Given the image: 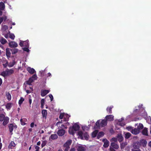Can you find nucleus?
<instances>
[{
	"label": "nucleus",
	"instance_id": "39448f33",
	"mask_svg": "<svg viewBox=\"0 0 151 151\" xmlns=\"http://www.w3.org/2000/svg\"><path fill=\"white\" fill-rule=\"evenodd\" d=\"M114 116L113 115H107L105 117V118L107 121H111L114 120Z\"/></svg>",
	"mask_w": 151,
	"mask_h": 151
},
{
	"label": "nucleus",
	"instance_id": "e2e57ef3",
	"mask_svg": "<svg viewBox=\"0 0 151 151\" xmlns=\"http://www.w3.org/2000/svg\"><path fill=\"white\" fill-rule=\"evenodd\" d=\"M29 103L30 105L32 102V100L31 99H29Z\"/></svg>",
	"mask_w": 151,
	"mask_h": 151
},
{
	"label": "nucleus",
	"instance_id": "4be33fe9",
	"mask_svg": "<svg viewBox=\"0 0 151 151\" xmlns=\"http://www.w3.org/2000/svg\"><path fill=\"white\" fill-rule=\"evenodd\" d=\"M8 75H11L14 73V71L12 69H7L6 70Z\"/></svg>",
	"mask_w": 151,
	"mask_h": 151
},
{
	"label": "nucleus",
	"instance_id": "a18cd8bd",
	"mask_svg": "<svg viewBox=\"0 0 151 151\" xmlns=\"http://www.w3.org/2000/svg\"><path fill=\"white\" fill-rule=\"evenodd\" d=\"M31 78H32V79L34 80H35L37 78V76L36 74L33 75Z\"/></svg>",
	"mask_w": 151,
	"mask_h": 151
},
{
	"label": "nucleus",
	"instance_id": "c03bdc74",
	"mask_svg": "<svg viewBox=\"0 0 151 151\" xmlns=\"http://www.w3.org/2000/svg\"><path fill=\"white\" fill-rule=\"evenodd\" d=\"M28 47H23L22 48V49L24 51L28 52L29 51V50L28 48Z\"/></svg>",
	"mask_w": 151,
	"mask_h": 151
},
{
	"label": "nucleus",
	"instance_id": "58836bf2",
	"mask_svg": "<svg viewBox=\"0 0 151 151\" xmlns=\"http://www.w3.org/2000/svg\"><path fill=\"white\" fill-rule=\"evenodd\" d=\"M9 37L12 40H14L15 38V36L13 34L10 33L9 34Z\"/></svg>",
	"mask_w": 151,
	"mask_h": 151
},
{
	"label": "nucleus",
	"instance_id": "49530a36",
	"mask_svg": "<svg viewBox=\"0 0 151 151\" xmlns=\"http://www.w3.org/2000/svg\"><path fill=\"white\" fill-rule=\"evenodd\" d=\"M96 125L97 127H100L101 126L99 120H98L96 123Z\"/></svg>",
	"mask_w": 151,
	"mask_h": 151
},
{
	"label": "nucleus",
	"instance_id": "6e6552de",
	"mask_svg": "<svg viewBox=\"0 0 151 151\" xmlns=\"http://www.w3.org/2000/svg\"><path fill=\"white\" fill-rule=\"evenodd\" d=\"M16 145L14 141H11L10 143L8 146V148L9 149H12L13 147L16 146Z\"/></svg>",
	"mask_w": 151,
	"mask_h": 151
},
{
	"label": "nucleus",
	"instance_id": "bb28decb",
	"mask_svg": "<svg viewBox=\"0 0 151 151\" xmlns=\"http://www.w3.org/2000/svg\"><path fill=\"white\" fill-rule=\"evenodd\" d=\"M147 129V128H145L142 131V134L145 135L147 136L148 135Z\"/></svg>",
	"mask_w": 151,
	"mask_h": 151
},
{
	"label": "nucleus",
	"instance_id": "dca6fc26",
	"mask_svg": "<svg viewBox=\"0 0 151 151\" xmlns=\"http://www.w3.org/2000/svg\"><path fill=\"white\" fill-rule=\"evenodd\" d=\"M9 118L8 117L6 116L5 117L4 119V121L2 123L3 125L4 126H5L9 122Z\"/></svg>",
	"mask_w": 151,
	"mask_h": 151
},
{
	"label": "nucleus",
	"instance_id": "0e129e2a",
	"mask_svg": "<svg viewBox=\"0 0 151 151\" xmlns=\"http://www.w3.org/2000/svg\"><path fill=\"white\" fill-rule=\"evenodd\" d=\"M76 150V149L74 148H72L70 151H75Z\"/></svg>",
	"mask_w": 151,
	"mask_h": 151
},
{
	"label": "nucleus",
	"instance_id": "13d9d810",
	"mask_svg": "<svg viewBox=\"0 0 151 151\" xmlns=\"http://www.w3.org/2000/svg\"><path fill=\"white\" fill-rule=\"evenodd\" d=\"M65 125H64V124H62L61 125V126L59 127V128H60L61 129H63L64 128L63 127H65Z\"/></svg>",
	"mask_w": 151,
	"mask_h": 151
},
{
	"label": "nucleus",
	"instance_id": "20e7f679",
	"mask_svg": "<svg viewBox=\"0 0 151 151\" xmlns=\"http://www.w3.org/2000/svg\"><path fill=\"white\" fill-rule=\"evenodd\" d=\"M65 131L63 129H61L58 130L57 134L60 136H63L65 134Z\"/></svg>",
	"mask_w": 151,
	"mask_h": 151
},
{
	"label": "nucleus",
	"instance_id": "7c9ffc66",
	"mask_svg": "<svg viewBox=\"0 0 151 151\" xmlns=\"http://www.w3.org/2000/svg\"><path fill=\"white\" fill-rule=\"evenodd\" d=\"M0 42L2 44L4 45L7 42L6 40L3 37H2L0 40Z\"/></svg>",
	"mask_w": 151,
	"mask_h": 151
},
{
	"label": "nucleus",
	"instance_id": "f03ea898",
	"mask_svg": "<svg viewBox=\"0 0 151 151\" xmlns=\"http://www.w3.org/2000/svg\"><path fill=\"white\" fill-rule=\"evenodd\" d=\"M17 125H14L12 124H11L9 125V131L10 133H11V134H12V131H13L14 128L16 129L17 128Z\"/></svg>",
	"mask_w": 151,
	"mask_h": 151
},
{
	"label": "nucleus",
	"instance_id": "412c9836",
	"mask_svg": "<svg viewBox=\"0 0 151 151\" xmlns=\"http://www.w3.org/2000/svg\"><path fill=\"white\" fill-rule=\"evenodd\" d=\"M11 52L10 51V49L7 48L6 50V55L7 58H10L11 57Z\"/></svg>",
	"mask_w": 151,
	"mask_h": 151
},
{
	"label": "nucleus",
	"instance_id": "f8f14e48",
	"mask_svg": "<svg viewBox=\"0 0 151 151\" xmlns=\"http://www.w3.org/2000/svg\"><path fill=\"white\" fill-rule=\"evenodd\" d=\"M117 140L119 142H121L123 140V137L121 134H118L117 136Z\"/></svg>",
	"mask_w": 151,
	"mask_h": 151
},
{
	"label": "nucleus",
	"instance_id": "4468645a",
	"mask_svg": "<svg viewBox=\"0 0 151 151\" xmlns=\"http://www.w3.org/2000/svg\"><path fill=\"white\" fill-rule=\"evenodd\" d=\"M49 91L48 90H42L41 91V96H44L49 93Z\"/></svg>",
	"mask_w": 151,
	"mask_h": 151
},
{
	"label": "nucleus",
	"instance_id": "774afa93",
	"mask_svg": "<svg viewBox=\"0 0 151 151\" xmlns=\"http://www.w3.org/2000/svg\"><path fill=\"white\" fill-rule=\"evenodd\" d=\"M70 147H66V148L65 149L64 151H68Z\"/></svg>",
	"mask_w": 151,
	"mask_h": 151
},
{
	"label": "nucleus",
	"instance_id": "5fc2aeb1",
	"mask_svg": "<svg viewBox=\"0 0 151 151\" xmlns=\"http://www.w3.org/2000/svg\"><path fill=\"white\" fill-rule=\"evenodd\" d=\"M132 151H141V150L139 149H132Z\"/></svg>",
	"mask_w": 151,
	"mask_h": 151
},
{
	"label": "nucleus",
	"instance_id": "69168bd1",
	"mask_svg": "<svg viewBox=\"0 0 151 151\" xmlns=\"http://www.w3.org/2000/svg\"><path fill=\"white\" fill-rule=\"evenodd\" d=\"M26 92L27 94L29 93H31V91L29 90H26Z\"/></svg>",
	"mask_w": 151,
	"mask_h": 151
},
{
	"label": "nucleus",
	"instance_id": "b1692460",
	"mask_svg": "<svg viewBox=\"0 0 151 151\" xmlns=\"http://www.w3.org/2000/svg\"><path fill=\"white\" fill-rule=\"evenodd\" d=\"M5 8L4 4L2 2H0V10H4Z\"/></svg>",
	"mask_w": 151,
	"mask_h": 151
},
{
	"label": "nucleus",
	"instance_id": "bf43d9fd",
	"mask_svg": "<svg viewBox=\"0 0 151 151\" xmlns=\"http://www.w3.org/2000/svg\"><path fill=\"white\" fill-rule=\"evenodd\" d=\"M34 125V122H32L30 124V127L31 128H33Z\"/></svg>",
	"mask_w": 151,
	"mask_h": 151
},
{
	"label": "nucleus",
	"instance_id": "a878e982",
	"mask_svg": "<svg viewBox=\"0 0 151 151\" xmlns=\"http://www.w3.org/2000/svg\"><path fill=\"white\" fill-rule=\"evenodd\" d=\"M68 132L70 134L72 135H74V131L73 130V129L72 127H70L69 128Z\"/></svg>",
	"mask_w": 151,
	"mask_h": 151
},
{
	"label": "nucleus",
	"instance_id": "f704fd0d",
	"mask_svg": "<svg viewBox=\"0 0 151 151\" xmlns=\"http://www.w3.org/2000/svg\"><path fill=\"white\" fill-rule=\"evenodd\" d=\"M98 131L97 130H95L93 131L92 134V136L93 137H95L97 135Z\"/></svg>",
	"mask_w": 151,
	"mask_h": 151
},
{
	"label": "nucleus",
	"instance_id": "f257e3e1",
	"mask_svg": "<svg viewBox=\"0 0 151 151\" xmlns=\"http://www.w3.org/2000/svg\"><path fill=\"white\" fill-rule=\"evenodd\" d=\"M78 134L81 139H83V136L86 140H88V139L89 136L87 132H86L83 134L82 131H79L78 132Z\"/></svg>",
	"mask_w": 151,
	"mask_h": 151
},
{
	"label": "nucleus",
	"instance_id": "de8ad7c7",
	"mask_svg": "<svg viewBox=\"0 0 151 151\" xmlns=\"http://www.w3.org/2000/svg\"><path fill=\"white\" fill-rule=\"evenodd\" d=\"M64 113H60L59 116V118L60 119H62L64 116Z\"/></svg>",
	"mask_w": 151,
	"mask_h": 151
},
{
	"label": "nucleus",
	"instance_id": "6ab92c4d",
	"mask_svg": "<svg viewBox=\"0 0 151 151\" xmlns=\"http://www.w3.org/2000/svg\"><path fill=\"white\" fill-rule=\"evenodd\" d=\"M58 138V135L55 134H52L50 137L49 139H50L52 140H55L57 139Z\"/></svg>",
	"mask_w": 151,
	"mask_h": 151
},
{
	"label": "nucleus",
	"instance_id": "79ce46f5",
	"mask_svg": "<svg viewBox=\"0 0 151 151\" xmlns=\"http://www.w3.org/2000/svg\"><path fill=\"white\" fill-rule=\"evenodd\" d=\"M45 102V99H42L41 100V107L42 108L43 107L44 105V103Z\"/></svg>",
	"mask_w": 151,
	"mask_h": 151
},
{
	"label": "nucleus",
	"instance_id": "2eb2a0df",
	"mask_svg": "<svg viewBox=\"0 0 151 151\" xmlns=\"http://www.w3.org/2000/svg\"><path fill=\"white\" fill-rule=\"evenodd\" d=\"M107 121L106 119H103L100 122V125L102 127H104L107 125Z\"/></svg>",
	"mask_w": 151,
	"mask_h": 151
},
{
	"label": "nucleus",
	"instance_id": "0eeeda50",
	"mask_svg": "<svg viewBox=\"0 0 151 151\" xmlns=\"http://www.w3.org/2000/svg\"><path fill=\"white\" fill-rule=\"evenodd\" d=\"M110 147H111L115 149H117L119 148V145L115 142H111Z\"/></svg>",
	"mask_w": 151,
	"mask_h": 151
},
{
	"label": "nucleus",
	"instance_id": "c9c22d12",
	"mask_svg": "<svg viewBox=\"0 0 151 151\" xmlns=\"http://www.w3.org/2000/svg\"><path fill=\"white\" fill-rule=\"evenodd\" d=\"M5 117V115L3 114H0V121H3Z\"/></svg>",
	"mask_w": 151,
	"mask_h": 151
},
{
	"label": "nucleus",
	"instance_id": "f3484780",
	"mask_svg": "<svg viewBox=\"0 0 151 151\" xmlns=\"http://www.w3.org/2000/svg\"><path fill=\"white\" fill-rule=\"evenodd\" d=\"M139 132L140 131L137 128H135L134 129H132L131 131L132 133L134 134H139Z\"/></svg>",
	"mask_w": 151,
	"mask_h": 151
},
{
	"label": "nucleus",
	"instance_id": "a19ab883",
	"mask_svg": "<svg viewBox=\"0 0 151 151\" xmlns=\"http://www.w3.org/2000/svg\"><path fill=\"white\" fill-rule=\"evenodd\" d=\"M7 99L9 100H10L11 99V96L9 93H8L6 95Z\"/></svg>",
	"mask_w": 151,
	"mask_h": 151
},
{
	"label": "nucleus",
	"instance_id": "052dcab7",
	"mask_svg": "<svg viewBox=\"0 0 151 151\" xmlns=\"http://www.w3.org/2000/svg\"><path fill=\"white\" fill-rule=\"evenodd\" d=\"M35 148L36 150H39L40 147L37 146H35Z\"/></svg>",
	"mask_w": 151,
	"mask_h": 151
},
{
	"label": "nucleus",
	"instance_id": "2f4dec72",
	"mask_svg": "<svg viewBox=\"0 0 151 151\" xmlns=\"http://www.w3.org/2000/svg\"><path fill=\"white\" fill-rule=\"evenodd\" d=\"M131 134L129 132H127L125 134V138L126 139H128L131 136Z\"/></svg>",
	"mask_w": 151,
	"mask_h": 151
},
{
	"label": "nucleus",
	"instance_id": "423d86ee",
	"mask_svg": "<svg viewBox=\"0 0 151 151\" xmlns=\"http://www.w3.org/2000/svg\"><path fill=\"white\" fill-rule=\"evenodd\" d=\"M27 70L31 74H33L36 73V71L34 68L29 67L27 68Z\"/></svg>",
	"mask_w": 151,
	"mask_h": 151
},
{
	"label": "nucleus",
	"instance_id": "c85d7f7f",
	"mask_svg": "<svg viewBox=\"0 0 151 151\" xmlns=\"http://www.w3.org/2000/svg\"><path fill=\"white\" fill-rule=\"evenodd\" d=\"M78 151H85V148L81 146H79L77 149Z\"/></svg>",
	"mask_w": 151,
	"mask_h": 151
},
{
	"label": "nucleus",
	"instance_id": "9b49d317",
	"mask_svg": "<svg viewBox=\"0 0 151 151\" xmlns=\"http://www.w3.org/2000/svg\"><path fill=\"white\" fill-rule=\"evenodd\" d=\"M104 141V144L103 145V147H104L106 148L109 145V142L106 139H104L103 140V141Z\"/></svg>",
	"mask_w": 151,
	"mask_h": 151
},
{
	"label": "nucleus",
	"instance_id": "338daca9",
	"mask_svg": "<svg viewBox=\"0 0 151 151\" xmlns=\"http://www.w3.org/2000/svg\"><path fill=\"white\" fill-rule=\"evenodd\" d=\"M41 144V142L40 141H38L37 143V145H40Z\"/></svg>",
	"mask_w": 151,
	"mask_h": 151
},
{
	"label": "nucleus",
	"instance_id": "473e14b6",
	"mask_svg": "<svg viewBox=\"0 0 151 151\" xmlns=\"http://www.w3.org/2000/svg\"><path fill=\"white\" fill-rule=\"evenodd\" d=\"M28 42L29 41L28 40L24 41V47H29V44Z\"/></svg>",
	"mask_w": 151,
	"mask_h": 151
},
{
	"label": "nucleus",
	"instance_id": "72a5a7b5",
	"mask_svg": "<svg viewBox=\"0 0 151 151\" xmlns=\"http://www.w3.org/2000/svg\"><path fill=\"white\" fill-rule=\"evenodd\" d=\"M24 98L21 97H20V99L19 100L18 102L20 106L22 104L23 102L24 101Z\"/></svg>",
	"mask_w": 151,
	"mask_h": 151
},
{
	"label": "nucleus",
	"instance_id": "5701e85b",
	"mask_svg": "<svg viewBox=\"0 0 151 151\" xmlns=\"http://www.w3.org/2000/svg\"><path fill=\"white\" fill-rule=\"evenodd\" d=\"M104 133L103 132H99L97 135V138L98 139H99L100 137L104 136Z\"/></svg>",
	"mask_w": 151,
	"mask_h": 151
},
{
	"label": "nucleus",
	"instance_id": "ddd939ff",
	"mask_svg": "<svg viewBox=\"0 0 151 151\" xmlns=\"http://www.w3.org/2000/svg\"><path fill=\"white\" fill-rule=\"evenodd\" d=\"M72 127L73 129V130L76 131L78 130L80 128L79 125L76 124H74Z\"/></svg>",
	"mask_w": 151,
	"mask_h": 151
},
{
	"label": "nucleus",
	"instance_id": "09e8293b",
	"mask_svg": "<svg viewBox=\"0 0 151 151\" xmlns=\"http://www.w3.org/2000/svg\"><path fill=\"white\" fill-rule=\"evenodd\" d=\"M19 44L20 45V46L21 47L24 46V41H21L19 42Z\"/></svg>",
	"mask_w": 151,
	"mask_h": 151
},
{
	"label": "nucleus",
	"instance_id": "7ed1b4c3",
	"mask_svg": "<svg viewBox=\"0 0 151 151\" xmlns=\"http://www.w3.org/2000/svg\"><path fill=\"white\" fill-rule=\"evenodd\" d=\"M9 46L12 48H14L18 46L17 44L14 41H11L9 43Z\"/></svg>",
	"mask_w": 151,
	"mask_h": 151
},
{
	"label": "nucleus",
	"instance_id": "680f3d73",
	"mask_svg": "<svg viewBox=\"0 0 151 151\" xmlns=\"http://www.w3.org/2000/svg\"><path fill=\"white\" fill-rule=\"evenodd\" d=\"M142 143H144L145 145H146L147 143V142L146 140H145L143 141L142 142Z\"/></svg>",
	"mask_w": 151,
	"mask_h": 151
},
{
	"label": "nucleus",
	"instance_id": "a211bd4d",
	"mask_svg": "<svg viewBox=\"0 0 151 151\" xmlns=\"http://www.w3.org/2000/svg\"><path fill=\"white\" fill-rule=\"evenodd\" d=\"M42 116L43 118H45V119H46V117L47 114V111L46 110H42Z\"/></svg>",
	"mask_w": 151,
	"mask_h": 151
},
{
	"label": "nucleus",
	"instance_id": "e433bc0d",
	"mask_svg": "<svg viewBox=\"0 0 151 151\" xmlns=\"http://www.w3.org/2000/svg\"><path fill=\"white\" fill-rule=\"evenodd\" d=\"M143 128V126L142 124H139V125L137 127V129L140 131V130L142 129Z\"/></svg>",
	"mask_w": 151,
	"mask_h": 151
},
{
	"label": "nucleus",
	"instance_id": "393cba45",
	"mask_svg": "<svg viewBox=\"0 0 151 151\" xmlns=\"http://www.w3.org/2000/svg\"><path fill=\"white\" fill-rule=\"evenodd\" d=\"M34 81V80L32 79V78H30L28 81H26V83L30 85Z\"/></svg>",
	"mask_w": 151,
	"mask_h": 151
},
{
	"label": "nucleus",
	"instance_id": "864d4df0",
	"mask_svg": "<svg viewBox=\"0 0 151 151\" xmlns=\"http://www.w3.org/2000/svg\"><path fill=\"white\" fill-rule=\"evenodd\" d=\"M8 65V63L7 62L3 64L4 67L6 68Z\"/></svg>",
	"mask_w": 151,
	"mask_h": 151
},
{
	"label": "nucleus",
	"instance_id": "cd10ccee",
	"mask_svg": "<svg viewBox=\"0 0 151 151\" xmlns=\"http://www.w3.org/2000/svg\"><path fill=\"white\" fill-rule=\"evenodd\" d=\"M6 107L7 109H10L12 107V103H7L6 105Z\"/></svg>",
	"mask_w": 151,
	"mask_h": 151
},
{
	"label": "nucleus",
	"instance_id": "3c124183",
	"mask_svg": "<svg viewBox=\"0 0 151 151\" xmlns=\"http://www.w3.org/2000/svg\"><path fill=\"white\" fill-rule=\"evenodd\" d=\"M3 19V21H5L7 19V17L6 16H4L3 17H1Z\"/></svg>",
	"mask_w": 151,
	"mask_h": 151
},
{
	"label": "nucleus",
	"instance_id": "8fccbe9b",
	"mask_svg": "<svg viewBox=\"0 0 151 151\" xmlns=\"http://www.w3.org/2000/svg\"><path fill=\"white\" fill-rule=\"evenodd\" d=\"M111 141L115 142H117V138H116L115 137L112 138L111 139Z\"/></svg>",
	"mask_w": 151,
	"mask_h": 151
},
{
	"label": "nucleus",
	"instance_id": "603ef678",
	"mask_svg": "<svg viewBox=\"0 0 151 151\" xmlns=\"http://www.w3.org/2000/svg\"><path fill=\"white\" fill-rule=\"evenodd\" d=\"M49 96L50 99L51 101H52L53 99V97L52 95L51 94H50L49 95Z\"/></svg>",
	"mask_w": 151,
	"mask_h": 151
},
{
	"label": "nucleus",
	"instance_id": "37998d69",
	"mask_svg": "<svg viewBox=\"0 0 151 151\" xmlns=\"http://www.w3.org/2000/svg\"><path fill=\"white\" fill-rule=\"evenodd\" d=\"M15 64V62H11L9 63L8 65V66L9 67H11L13 66Z\"/></svg>",
	"mask_w": 151,
	"mask_h": 151
},
{
	"label": "nucleus",
	"instance_id": "4c0bfd02",
	"mask_svg": "<svg viewBox=\"0 0 151 151\" xmlns=\"http://www.w3.org/2000/svg\"><path fill=\"white\" fill-rule=\"evenodd\" d=\"M1 75L4 77H5L8 76L7 72L6 70L5 71H4L1 72Z\"/></svg>",
	"mask_w": 151,
	"mask_h": 151
},
{
	"label": "nucleus",
	"instance_id": "6e6d98bb",
	"mask_svg": "<svg viewBox=\"0 0 151 151\" xmlns=\"http://www.w3.org/2000/svg\"><path fill=\"white\" fill-rule=\"evenodd\" d=\"M109 149L110 151H116V150H114V148L113 147H110Z\"/></svg>",
	"mask_w": 151,
	"mask_h": 151
},
{
	"label": "nucleus",
	"instance_id": "aec40b11",
	"mask_svg": "<svg viewBox=\"0 0 151 151\" xmlns=\"http://www.w3.org/2000/svg\"><path fill=\"white\" fill-rule=\"evenodd\" d=\"M113 106H111L109 107L108 106L106 109L107 111L108 112V114H111L112 113V109L113 108Z\"/></svg>",
	"mask_w": 151,
	"mask_h": 151
},
{
	"label": "nucleus",
	"instance_id": "ea45409f",
	"mask_svg": "<svg viewBox=\"0 0 151 151\" xmlns=\"http://www.w3.org/2000/svg\"><path fill=\"white\" fill-rule=\"evenodd\" d=\"M47 141L46 140H43L42 141V142L41 144V147H44L46 144Z\"/></svg>",
	"mask_w": 151,
	"mask_h": 151
},
{
	"label": "nucleus",
	"instance_id": "c756f323",
	"mask_svg": "<svg viewBox=\"0 0 151 151\" xmlns=\"http://www.w3.org/2000/svg\"><path fill=\"white\" fill-rule=\"evenodd\" d=\"M11 51L12 54H14L18 52V49L17 48H13L11 49Z\"/></svg>",
	"mask_w": 151,
	"mask_h": 151
},
{
	"label": "nucleus",
	"instance_id": "9d476101",
	"mask_svg": "<svg viewBox=\"0 0 151 151\" xmlns=\"http://www.w3.org/2000/svg\"><path fill=\"white\" fill-rule=\"evenodd\" d=\"M140 145L139 142H137L134 143L133 149H139Z\"/></svg>",
	"mask_w": 151,
	"mask_h": 151
},
{
	"label": "nucleus",
	"instance_id": "4d7b16f0",
	"mask_svg": "<svg viewBox=\"0 0 151 151\" xmlns=\"http://www.w3.org/2000/svg\"><path fill=\"white\" fill-rule=\"evenodd\" d=\"M125 146V145L123 143H122V144H121V148H124Z\"/></svg>",
	"mask_w": 151,
	"mask_h": 151
},
{
	"label": "nucleus",
	"instance_id": "1a4fd4ad",
	"mask_svg": "<svg viewBox=\"0 0 151 151\" xmlns=\"http://www.w3.org/2000/svg\"><path fill=\"white\" fill-rule=\"evenodd\" d=\"M72 143L71 140H68L64 145L63 146L65 147H70L69 146Z\"/></svg>",
	"mask_w": 151,
	"mask_h": 151
}]
</instances>
